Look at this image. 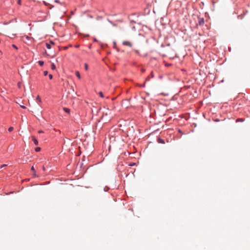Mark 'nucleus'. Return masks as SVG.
Listing matches in <instances>:
<instances>
[{
  "instance_id": "obj_1",
  "label": "nucleus",
  "mask_w": 250,
  "mask_h": 250,
  "mask_svg": "<svg viewBox=\"0 0 250 250\" xmlns=\"http://www.w3.org/2000/svg\"><path fill=\"white\" fill-rule=\"evenodd\" d=\"M123 44L125 46L131 47L132 46V43L129 41H125L123 42Z\"/></svg>"
},
{
  "instance_id": "obj_2",
  "label": "nucleus",
  "mask_w": 250,
  "mask_h": 250,
  "mask_svg": "<svg viewBox=\"0 0 250 250\" xmlns=\"http://www.w3.org/2000/svg\"><path fill=\"white\" fill-rule=\"evenodd\" d=\"M198 25L202 26L205 23L204 19L203 18L198 17Z\"/></svg>"
},
{
  "instance_id": "obj_3",
  "label": "nucleus",
  "mask_w": 250,
  "mask_h": 250,
  "mask_svg": "<svg viewBox=\"0 0 250 250\" xmlns=\"http://www.w3.org/2000/svg\"><path fill=\"white\" fill-rule=\"evenodd\" d=\"M153 77H154V74H153V72H151V74H150V76H147V77L146 78V80H145V83H146V82H147V81H150V78H153Z\"/></svg>"
},
{
  "instance_id": "obj_4",
  "label": "nucleus",
  "mask_w": 250,
  "mask_h": 250,
  "mask_svg": "<svg viewBox=\"0 0 250 250\" xmlns=\"http://www.w3.org/2000/svg\"><path fill=\"white\" fill-rule=\"evenodd\" d=\"M157 142L162 144H164L165 143V140L160 137H158L157 138Z\"/></svg>"
},
{
  "instance_id": "obj_5",
  "label": "nucleus",
  "mask_w": 250,
  "mask_h": 250,
  "mask_svg": "<svg viewBox=\"0 0 250 250\" xmlns=\"http://www.w3.org/2000/svg\"><path fill=\"white\" fill-rule=\"evenodd\" d=\"M32 140L33 141V142H34V144L35 145H38V140H37V139L36 138V137L35 136H32Z\"/></svg>"
},
{
  "instance_id": "obj_6",
  "label": "nucleus",
  "mask_w": 250,
  "mask_h": 250,
  "mask_svg": "<svg viewBox=\"0 0 250 250\" xmlns=\"http://www.w3.org/2000/svg\"><path fill=\"white\" fill-rule=\"evenodd\" d=\"M245 121V119L244 118H237L235 122L236 123L237 122H243L244 121Z\"/></svg>"
},
{
  "instance_id": "obj_7",
  "label": "nucleus",
  "mask_w": 250,
  "mask_h": 250,
  "mask_svg": "<svg viewBox=\"0 0 250 250\" xmlns=\"http://www.w3.org/2000/svg\"><path fill=\"white\" fill-rule=\"evenodd\" d=\"M63 111H64L65 112H66V113H70V109H69V108H66V107H63Z\"/></svg>"
},
{
  "instance_id": "obj_8",
  "label": "nucleus",
  "mask_w": 250,
  "mask_h": 250,
  "mask_svg": "<svg viewBox=\"0 0 250 250\" xmlns=\"http://www.w3.org/2000/svg\"><path fill=\"white\" fill-rule=\"evenodd\" d=\"M133 51L136 53L137 54L138 56H141V54L139 51V50H137V49H133Z\"/></svg>"
},
{
  "instance_id": "obj_9",
  "label": "nucleus",
  "mask_w": 250,
  "mask_h": 250,
  "mask_svg": "<svg viewBox=\"0 0 250 250\" xmlns=\"http://www.w3.org/2000/svg\"><path fill=\"white\" fill-rule=\"evenodd\" d=\"M75 74H76V76H77V77L79 79H81V75H80V72H79L78 71H76V72H75Z\"/></svg>"
},
{
  "instance_id": "obj_10",
  "label": "nucleus",
  "mask_w": 250,
  "mask_h": 250,
  "mask_svg": "<svg viewBox=\"0 0 250 250\" xmlns=\"http://www.w3.org/2000/svg\"><path fill=\"white\" fill-rule=\"evenodd\" d=\"M46 47L47 49H50L51 48V45H50V43H49L48 42H46L45 43Z\"/></svg>"
},
{
  "instance_id": "obj_11",
  "label": "nucleus",
  "mask_w": 250,
  "mask_h": 250,
  "mask_svg": "<svg viewBox=\"0 0 250 250\" xmlns=\"http://www.w3.org/2000/svg\"><path fill=\"white\" fill-rule=\"evenodd\" d=\"M38 63L39 64V65L41 66H43L44 64V62H43V61H38Z\"/></svg>"
},
{
  "instance_id": "obj_12",
  "label": "nucleus",
  "mask_w": 250,
  "mask_h": 250,
  "mask_svg": "<svg viewBox=\"0 0 250 250\" xmlns=\"http://www.w3.org/2000/svg\"><path fill=\"white\" fill-rule=\"evenodd\" d=\"M51 68L52 70H54L56 69V66L54 63H52L51 64Z\"/></svg>"
},
{
  "instance_id": "obj_13",
  "label": "nucleus",
  "mask_w": 250,
  "mask_h": 250,
  "mask_svg": "<svg viewBox=\"0 0 250 250\" xmlns=\"http://www.w3.org/2000/svg\"><path fill=\"white\" fill-rule=\"evenodd\" d=\"M36 101L40 102V103H41L42 102V100L41 99V98L39 96H38L36 98Z\"/></svg>"
},
{
  "instance_id": "obj_14",
  "label": "nucleus",
  "mask_w": 250,
  "mask_h": 250,
  "mask_svg": "<svg viewBox=\"0 0 250 250\" xmlns=\"http://www.w3.org/2000/svg\"><path fill=\"white\" fill-rule=\"evenodd\" d=\"M35 150L36 152H39L41 150V148L40 147H37L35 148Z\"/></svg>"
},
{
  "instance_id": "obj_15",
  "label": "nucleus",
  "mask_w": 250,
  "mask_h": 250,
  "mask_svg": "<svg viewBox=\"0 0 250 250\" xmlns=\"http://www.w3.org/2000/svg\"><path fill=\"white\" fill-rule=\"evenodd\" d=\"M109 189V188L107 186H105L104 188V191L105 192H107Z\"/></svg>"
},
{
  "instance_id": "obj_16",
  "label": "nucleus",
  "mask_w": 250,
  "mask_h": 250,
  "mask_svg": "<svg viewBox=\"0 0 250 250\" xmlns=\"http://www.w3.org/2000/svg\"><path fill=\"white\" fill-rule=\"evenodd\" d=\"M99 96H100L101 97H102V98H103V97H104V94H103V92H101V91L99 92Z\"/></svg>"
},
{
  "instance_id": "obj_17",
  "label": "nucleus",
  "mask_w": 250,
  "mask_h": 250,
  "mask_svg": "<svg viewBox=\"0 0 250 250\" xmlns=\"http://www.w3.org/2000/svg\"><path fill=\"white\" fill-rule=\"evenodd\" d=\"M145 84H146V83L145 82L143 84H138V86L141 87H145Z\"/></svg>"
},
{
  "instance_id": "obj_18",
  "label": "nucleus",
  "mask_w": 250,
  "mask_h": 250,
  "mask_svg": "<svg viewBox=\"0 0 250 250\" xmlns=\"http://www.w3.org/2000/svg\"><path fill=\"white\" fill-rule=\"evenodd\" d=\"M84 69L86 71L88 70V64L86 63H84Z\"/></svg>"
},
{
  "instance_id": "obj_19",
  "label": "nucleus",
  "mask_w": 250,
  "mask_h": 250,
  "mask_svg": "<svg viewBox=\"0 0 250 250\" xmlns=\"http://www.w3.org/2000/svg\"><path fill=\"white\" fill-rule=\"evenodd\" d=\"M13 129H14V128L13 127L11 126L8 128V130L9 132H11V131H13Z\"/></svg>"
},
{
  "instance_id": "obj_20",
  "label": "nucleus",
  "mask_w": 250,
  "mask_h": 250,
  "mask_svg": "<svg viewBox=\"0 0 250 250\" xmlns=\"http://www.w3.org/2000/svg\"><path fill=\"white\" fill-rule=\"evenodd\" d=\"M107 21H108L109 22H110L112 25H113V26H116V24L115 23H114L112 21H110L109 20L107 19Z\"/></svg>"
},
{
  "instance_id": "obj_21",
  "label": "nucleus",
  "mask_w": 250,
  "mask_h": 250,
  "mask_svg": "<svg viewBox=\"0 0 250 250\" xmlns=\"http://www.w3.org/2000/svg\"><path fill=\"white\" fill-rule=\"evenodd\" d=\"M113 43H114V48H115L116 49H117V50L118 51H119V50L116 48V42H113Z\"/></svg>"
},
{
  "instance_id": "obj_22",
  "label": "nucleus",
  "mask_w": 250,
  "mask_h": 250,
  "mask_svg": "<svg viewBox=\"0 0 250 250\" xmlns=\"http://www.w3.org/2000/svg\"><path fill=\"white\" fill-rule=\"evenodd\" d=\"M135 163H130L128 166H130V167H132V166H135Z\"/></svg>"
},
{
  "instance_id": "obj_23",
  "label": "nucleus",
  "mask_w": 250,
  "mask_h": 250,
  "mask_svg": "<svg viewBox=\"0 0 250 250\" xmlns=\"http://www.w3.org/2000/svg\"><path fill=\"white\" fill-rule=\"evenodd\" d=\"M12 46L13 48H15L16 49H18V47H17V46L16 45L13 44L12 45Z\"/></svg>"
},
{
  "instance_id": "obj_24",
  "label": "nucleus",
  "mask_w": 250,
  "mask_h": 250,
  "mask_svg": "<svg viewBox=\"0 0 250 250\" xmlns=\"http://www.w3.org/2000/svg\"><path fill=\"white\" fill-rule=\"evenodd\" d=\"M48 77H49V79H50V80L52 79V78H53V75H52V74H50L48 75Z\"/></svg>"
},
{
  "instance_id": "obj_25",
  "label": "nucleus",
  "mask_w": 250,
  "mask_h": 250,
  "mask_svg": "<svg viewBox=\"0 0 250 250\" xmlns=\"http://www.w3.org/2000/svg\"><path fill=\"white\" fill-rule=\"evenodd\" d=\"M43 74L44 76H46L48 74V71H44L43 72Z\"/></svg>"
},
{
  "instance_id": "obj_26",
  "label": "nucleus",
  "mask_w": 250,
  "mask_h": 250,
  "mask_svg": "<svg viewBox=\"0 0 250 250\" xmlns=\"http://www.w3.org/2000/svg\"><path fill=\"white\" fill-rule=\"evenodd\" d=\"M49 43H50V45H51L52 44H54V42L52 41H50L49 42H48Z\"/></svg>"
},
{
  "instance_id": "obj_27",
  "label": "nucleus",
  "mask_w": 250,
  "mask_h": 250,
  "mask_svg": "<svg viewBox=\"0 0 250 250\" xmlns=\"http://www.w3.org/2000/svg\"><path fill=\"white\" fill-rule=\"evenodd\" d=\"M33 176L34 177H38V176L36 174L35 172H34V173H33Z\"/></svg>"
},
{
  "instance_id": "obj_28",
  "label": "nucleus",
  "mask_w": 250,
  "mask_h": 250,
  "mask_svg": "<svg viewBox=\"0 0 250 250\" xmlns=\"http://www.w3.org/2000/svg\"><path fill=\"white\" fill-rule=\"evenodd\" d=\"M31 170L32 171H33V172H35V168H34V167H33V166H32V167H31Z\"/></svg>"
},
{
  "instance_id": "obj_29",
  "label": "nucleus",
  "mask_w": 250,
  "mask_h": 250,
  "mask_svg": "<svg viewBox=\"0 0 250 250\" xmlns=\"http://www.w3.org/2000/svg\"><path fill=\"white\" fill-rule=\"evenodd\" d=\"M21 0H18L17 3L18 4L21 5Z\"/></svg>"
},
{
  "instance_id": "obj_30",
  "label": "nucleus",
  "mask_w": 250,
  "mask_h": 250,
  "mask_svg": "<svg viewBox=\"0 0 250 250\" xmlns=\"http://www.w3.org/2000/svg\"><path fill=\"white\" fill-rule=\"evenodd\" d=\"M20 107L22 108V109H25L26 108V107L24 106V105H20Z\"/></svg>"
},
{
  "instance_id": "obj_31",
  "label": "nucleus",
  "mask_w": 250,
  "mask_h": 250,
  "mask_svg": "<svg viewBox=\"0 0 250 250\" xmlns=\"http://www.w3.org/2000/svg\"><path fill=\"white\" fill-rule=\"evenodd\" d=\"M38 133H43V131L42 130H40L38 131Z\"/></svg>"
},
{
  "instance_id": "obj_32",
  "label": "nucleus",
  "mask_w": 250,
  "mask_h": 250,
  "mask_svg": "<svg viewBox=\"0 0 250 250\" xmlns=\"http://www.w3.org/2000/svg\"><path fill=\"white\" fill-rule=\"evenodd\" d=\"M54 1L56 2V3H60V1L59 0H55Z\"/></svg>"
},
{
  "instance_id": "obj_33",
  "label": "nucleus",
  "mask_w": 250,
  "mask_h": 250,
  "mask_svg": "<svg viewBox=\"0 0 250 250\" xmlns=\"http://www.w3.org/2000/svg\"><path fill=\"white\" fill-rule=\"evenodd\" d=\"M178 132H179V133H182V130H181L180 129H178Z\"/></svg>"
},
{
  "instance_id": "obj_34",
  "label": "nucleus",
  "mask_w": 250,
  "mask_h": 250,
  "mask_svg": "<svg viewBox=\"0 0 250 250\" xmlns=\"http://www.w3.org/2000/svg\"><path fill=\"white\" fill-rule=\"evenodd\" d=\"M141 70L142 72H144L145 71V70L143 68H142Z\"/></svg>"
},
{
  "instance_id": "obj_35",
  "label": "nucleus",
  "mask_w": 250,
  "mask_h": 250,
  "mask_svg": "<svg viewBox=\"0 0 250 250\" xmlns=\"http://www.w3.org/2000/svg\"><path fill=\"white\" fill-rule=\"evenodd\" d=\"M42 170H43V171H44V170H45V167H44V166H42Z\"/></svg>"
},
{
  "instance_id": "obj_36",
  "label": "nucleus",
  "mask_w": 250,
  "mask_h": 250,
  "mask_svg": "<svg viewBox=\"0 0 250 250\" xmlns=\"http://www.w3.org/2000/svg\"><path fill=\"white\" fill-rule=\"evenodd\" d=\"M89 17L90 18H93V16H92L90 15V16H89Z\"/></svg>"
},
{
  "instance_id": "obj_37",
  "label": "nucleus",
  "mask_w": 250,
  "mask_h": 250,
  "mask_svg": "<svg viewBox=\"0 0 250 250\" xmlns=\"http://www.w3.org/2000/svg\"><path fill=\"white\" fill-rule=\"evenodd\" d=\"M5 166H6V165H3L1 167H5Z\"/></svg>"
},
{
  "instance_id": "obj_38",
  "label": "nucleus",
  "mask_w": 250,
  "mask_h": 250,
  "mask_svg": "<svg viewBox=\"0 0 250 250\" xmlns=\"http://www.w3.org/2000/svg\"><path fill=\"white\" fill-rule=\"evenodd\" d=\"M79 46V45H76V46H75V47H78Z\"/></svg>"
},
{
  "instance_id": "obj_39",
  "label": "nucleus",
  "mask_w": 250,
  "mask_h": 250,
  "mask_svg": "<svg viewBox=\"0 0 250 250\" xmlns=\"http://www.w3.org/2000/svg\"><path fill=\"white\" fill-rule=\"evenodd\" d=\"M212 3H213V5H214L215 2L213 1Z\"/></svg>"
},
{
  "instance_id": "obj_40",
  "label": "nucleus",
  "mask_w": 250,
  "mask_h": 250,
  "mask_svg": "<svg viewBox=\"0 0 250 250\" xmlns=\"http://www.w3.org/2000/svg\"><path fill=\"white\" fill-rule=\"evenodd\" d=\"M94 41H95V42H97V40H96V39H94Z\"/></svg>"
}]
</instances>
